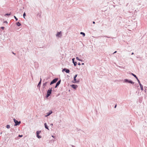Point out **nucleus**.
Segmentation results:
<instances>
[{
    "mask_svg": "<svg viewBox=\"0 0 147 147\" xmlns=\"http://www.w3.org/2000/svg\"><path fill=\"white\" fill-rule=\"evenodd\" d=\"M52 88H50L47 91L46 97L48 98L51 95L52 93Z\"/></svg>",
    "mask_w": 147,
    "mask_h": 147,
    "instance_id": "obj_1",
    "label": "nucleus"
},
{
    "mask_svg": "<svg viewBox=\"0 0 147 147\" xmlns=\"http://www.w3.org/2000/svg\"><path fill=\"white\" fill-rule=\"evenodd\" d=\"M124 82H127L130 83L132 84H134V82H133L131 80H129L127 79L124 80Z\"/></svg>",
    "mask_w": 147,
    "mask_h": 147,
    "instance_id": "obj_2",
    "label": "nucleus"
},
{
    "mask_svg": "<svg viewBox=\"0 0 147 147\" xmlns=\"http://www.w3.org/2000/svg\"><path fill=\"white\" fill-rule=\"evenodd\" d=\"M14 122L15 123V126H16L19 125L21 123L20 121H18L17 120H16L15 118L13 119Z\"/></svg>",
    "mask_w": 147,
    "mask_h": 147,
    "instance_id": "obj_3",
    "label": "nucleus"
},
{
    "mask_svg": "<svg viewBox=\"0 0 147 147\" xmlns=\"http://www.w3.org/2000/svg\"><path fill=\"white\" fill-rule=\"evenodd\" d=\"M58 80V78H55L51 82L50 85H51L55 83H56Z\"/></svg>",
    "mask_w": 147,
    "mask_h": 147,
    "instance_id": "obj_4",
    "label": "nucleus"
},
{
    "mask_svg": "<svg viewBox=\"0 0 147 147\" xmlns=\"http://www.w3.org/2000/svg\"><path fill=\"white\" fill-rule=\"evenodd\" d=\"M56 36L59 37H61L62 36L61 31L57 32V34L56 35Z\"/></svg>",
    "mask_w": 147,
    "mask_h": 147,
    "instance_id": "obj_5",
    "label": "nucleus"
},
{
    "mask_svg": "<svg viewBox=\"0 0 147 147\" xmlns=\"http://www.w3.org/2000/svg\"><path fill=\"white\" fill-rule=\"evenodd\" d=\"M41 132V131H36V137L38 138H40L41 137L39 135V134Z\"/></svg>",
    "mask_w": 147,
    "mask_h": 147,
    "instance_id": "obj_6",
    "label": "nucleus"
},
{
    "mask_svg": "<svg viewBox=\"0 0 147 147\" xmlns=\"http://www.w3.org/2000/svg\"><path fill=\"white\" fill-rule=\"evenodd\" d=\"M71 86L72 88L75 89H76L78 87V86L77 85L75 84H72L71 85Z\"/></svg>",
    "mask_w": 147,
    "mask_h": 147,
    "instance_id": "obj_7",
    "label": "nucleus"
},
{
    "mask_svg": "<svg viewBox=\"0 0 147 147\" xmlns=\"http://www.w3.org/2000/svg\"><path fill=\"white\" fill-rule=\"evenodd\" d=\"M61 82V80L58 81L56 84L55 88H57L60 84Z\"/></svg>",
    "mask_w": 147,
    "mask_h": 147,
    "instance_id": "obj_8",
    "label": "nucleus"
},
{
    "mask_svg": "<svg viewBox=\"0 0 147 147\" xmlns=\"http://www.w3.org/2000/svg\"><path fill=\"white\" fill-rule=\"evenodd\" d=\"M41 81H42V79H41V78H40V80L39 82L38 83V85H37V87L38 88H40V85H41Z\"/></svg>",
    "mask_w": 147,
    "mask_h": 147,
    "instance_id": "obj_9",
    "label": "nucleus"
},
{
    "mask_svg": "<svg viewBox=\"0 0 147 147\" xmlns=\"http://www.w3.org/2000/svg\"><path fill=\"white\" fill-rule=\"evenodd\" d=\"M75 58H73L72 59V61L73 62V63L74 64V66H76L77 64V63L76 62H75L74 61Z\"/></svg>",
    "mask_w": 147,
    "mask_h": 147,
    "instance_id": "obj_10",
    "label": "nucleus"
},
{
    "mask_svg": "<svg viewBox=\"0 0 147 147\" xmlns=\"http://www.w3.org/2000/svg\"><path fill=\"white\" fill-rule=\"evenodd\" d=\"M52 113V112L51 111L49 112H48L47 113V115L45 116L47 117L50 115Z\"/></svg>",
    "mask_w": 147,
    "mask_h": 147,
    "instance_id": "obj_11",
    "label": "nucleus"
},
{
    "mask_svg": "<svg viewBox=\"0 0 147 147\" xmlns=\"http://www.w3.org/2000/svg\"><path fill=\"white\" fill-rule=\"evenodd\" d=\"M44 125H45V128H46V129H48V130H49V129L48 128V127L46 123H44Z\"/></svg>",
    "mask_w": 147,
    "mask_h": 147,
    "instance_id": "obj_12",
    "label": "nucleus"
},
{
    "mask_svg": "<svg viewBox=\"0 0 147 147\" xmlns=\"http://www.w3.org/2000/svg\"><path fill=\"white\" fill-rule=\"evenodd\" d=\"M131 75H132L136 79H138V77H137L136 75L134 74L131 73Z\"/></svg>",
    "mask_w": 147,
    "mask_h": 147,
    "instance_id": "obj_13",
    "label": "nucleus"
},
{
    "mask_svg": "<svg viewBox=\"0 0 147 147\" xmlns=\"http://www.w3.org/2000/svg\"><path fill=\"white\" fill-rule=\"evenodd\" d=\"M48 82H46L45 83L43 84L42 86L43 87V88H44L46 86V84Z\"/></svg>",
    "mask_w": 147,
    "mask_h": 147,
    "instance_id": "obj_14",
    "label": "nucleus"
},
{
    "mask_svg": "<svg viewBox=\"0 0 147 147\" xmlns=\"http://www.w3.org/2000/svg\"><path fill=\"white\" fill-rule=\"evenodd\" d=\"M65 71L67 73H69L70 72V71L69 69L66 68Z\"/></svg>",
    "mask_w": 147,
    "mask_h": 147,
    "instance_id": "obj_15",
    "label": "nucleus"
},
{
    "mask_svg": "<svg viewBox=\"0 0 147 147\" xmlns=\"http://www.w3.org/2000/svg\"><path fill=\"white\" fill-rule=\"evenodd\" d=\"M77 74L76 75H75L74 77V79L75 81H76V78L77 76Z\"/></svg>",
    "mask_w": 147,
    "mask_h": 147,
    "instance_id": "obj_16",
    "label": "nucleus"
},
{
    "mask_svg": "<svg viewBox=\"0 0 147 147\" xmlns=\"http://www.w3.org/2000/svg\"><path fill=\"white\" fill-rule=\"evenodd\" d=\"M16 25L18 26H21V23L19 22H18L16 23Z\"/></svg>",
    "mask_w": 147,
    "mask_h": 147,
    "instance_id": "obj_17",
    "label": "nucleus"
},
{
    "mask_svg": "<svg viewBox=\"0 0 147 147\" xmlns=\"http://www.w3.org/2000/svg\"><path fill=\"white\" fill-rule=\"evenodd\" d=\"M80 34H82L84 36H85V34L84 32H81L80 33Z\"/></svg>",
    "mask_w": 147,
    "mask_h": 147,
    "instance_id": "obj_18",
    "label": "nucleus"
},
{
    "mask_svg": "<svg viewBox=\"0 0 147 147\" xmlns=\"http://www.w3.org/2000/svg\"><path fill=\"white\" fill-rule=\"evenodd\" d=\"M6 127L7 129H9L10 127V126L9 125H7L6 126Z\"/></svg>",
    "mask_w": 147,
    "mask_h": 147,
    "instance_id": "obj_19",
    "label": "nucleus"
},
{
    "mask_svg": "<svg viewBox=\"0 0 147 147\" xmlns=\"http://www.w3.org/2000/svg\"><path fill=\"white\" fill-rule=\"evenodd\" d=\"M76 59H77V60H78L79 61H82V60L80 59L78 57H76Z\"/></svg>",
    "mask_w": 147,
    "mask_h": 147,
    "instance_id": "obj_20",
    "label": "nucleus"
},
{
    "mask_svg": "<svg viewBox=\"0 0 147 147\" xmlns=\"http://www.w3.org/2000/svg\"><path fill=\"white\" fill-rule=\"evenodd\" d=\"M140 86L141 90H143V86L142 85V86Z\"/></svg>",
    "mask_w": 147,
    "mask_h": 147,
    "instance_id": "obj_21",
    "label": "nucleus"
},
{
    "mask_svg": "<svg viewBox=\"0 0 147 147\" xmlns=\"http://www.w3.org/2000/svg\"><path fill=\"white\" fill-rule=\"evenodd\" d=\"M10 15H11V13H6V14H5V16H9Z\"/></svg>",
    "mask_w": 147,
    "mask_h": 147,
    "instance_id": "obj_22",
    "label": "nucleus"
},
{
    "mask_svg": "<svg viewBox=\"0 0 147 147\" xmlns=\"http://www.w3.org/2000/svg\"><path fill=\"white\" fill-rule=\"evenodd\" d=\"M23 17L24 18H25V17L26 16V14L25 13V12H24L23 14Z\"/></svg>",
    "mask_w": 147,
    "mask_h": 147,
    "instance_id": "obj_23",
    "label": "nucleus"
},
{
    "mask_svg": "<svg viewBox=\"0 0 147 147\" xmlns=\"http://www.w3.org/2000/svg\"><path fill=\"white\" fill-rule=\"evenodd\" d=\"M14 17L16 21L18 20V19L16 17V16H14Z\"/></svg>",
    "mask_w": 147,
    "mask_h": 147,
    "instance_id": "obj_24",
    "label": "nucleus"
},
{
    "mask_svg": "<svg viewBox=\"0 0 147 147\" xmlns=\"http://www.w3.org/2000/svg\"><path fill=\"white\" fill-rule=\"evenodd\" d=\"M137 80L138 82V83L139 84H140L141 83L140 80H139L138 78V79H137Z\"/></svg>",
    "mask_w": 147,
    "mask_h": 147,
    "instance_id": "obj_25",
    "label": "nucleus"
},
{
    "mask_svg": "<svg viewBox=\"0 0 147 147\" xmlns=\"http://www.w3.org/2000/svg\"><path fill=\"white\" fill-rule=\"evenodd\" d=\"M79 82V81H76H76H75V82H73V83H78Z\"/></svg>",
    "mask_w": 147,
    "mask_h": 147,
    "instance_id": "obj_26",
    "label": "nucleus"
},
{
    "mask_svg": "<svg viewBox=\"0 0 147 147\" xmlns=\"http://www.w3.org/2000/svg\"><path fill=\"white\" fill-rule=\"evenodd\" d=\"M66 69V68H64L63 69L62 71L63 72L64 71H65Z\"/></svg>",
    "mask_w": 147,
    "mask_h": 147,
    "instance_id": "obj_27",
    "label": "nucleus"
},
{
    "mask_svg": "<svg viewBox=\"0 0 147 147\" xmlns=\"http://www.w3.org/2000/svg\"><path fill=\"white\" fill-rule=\"evenodd\" d=\"M1 28L2 29V30H4V27L2 26Z\"/></svg>",
    "mask_w": 147,
    "mask_h": 147,
    "instance_id": "obj_28",
    "label": "nucleus"
},
{
    "mask_svg": "<svg viewBox=\"0 0 147 147\" xmlns=\"http://www.w3.org/2000/svg\"><path fill=\"white\" fill-rule=\"evenodd\" d=\"M18 136L20 137H22L23 136V135H19Z\"/></svg>",
    "mask_w": 147,
    "mask_h": 147,
    "instance_id": "obj_29",
    "label": "nucleus"
},
{
    "mask_svg": "<svg viewBox=\"0 0 147 147\" xmlns=\"http://www.w3.org/2000/svg\"><path fill=\"white\" fill-rule=\"evenodd\" d=\"M4 23H6L7 24V22L6 21H4Z\"/></svg>",
    "mask_w": 147,
    "mask_h": 147,
    "instance_id": "obj_30",
    "label": "nucleus"
},
{
    "mask_svg": "<svg viewBox=\"0 0 147 147\" xmlns=\"http://www.w3.org/2000/svg\"><path fill=\"white\" fill-rule=\"evenodd\" d=\"M117 104H116L115 105V107H114L115 108H116V107H117Z\"/></svg>",
    "mask_w": 147,
    "mask_h": 147,
    "instance_id": "obj_31",
    "label": "nucleus"
},
{
    "mask_svg": "<svg viewBox=\"0 0 147 147\" xmlns=\"http://www.w3.org/2000/svg\"><path fill=\"white\" fill-rule=\"evenodd\" d=\"M117 51H115V52L113 53V54H115V53H117Z\"/></svg>",
    "mask_w": 147,
    "mask_h": 147,
    "instance_id": "obj_32",
    "label": "nucleus"
},
{
    "mask_svg": "<svg viewBox=\"0 0 147 147\" xmlns=\"http://www.w3.org/2000/svg\"><path fill=\"white\" fill-rule=\"evenodd\" d=\"M78 65H80L81 64L79 62L78 63Z\"/></svg>",
    "mask_w": 147,
    "mask_h": 147,
    "instance_id": "obj_33",
    "label": "nucleus"
},
{
    "mask_svg": "<svg viewBox=\"0 0 147 147\" xmlns=\"http://www.w3.org/2000/svg\"><path fill=\"white\" fill-rule=\"evenodd\" d=\"M139 84L140 86H142V84L141 83H140Z\"/></svg>",
    "mask_w": 147,
    "mask_h": 147,
    "instance_id": "obj_34",
    "label": "nucleus"
},
{
    "mask_svg": "<svg viewBox=\"0 0 147 147\" xmlns=\"http://www.w3.org/2000/svg\"><path fill=\"white\" fill-rule=\"evenodd\" d=\"M144 88L146 89V88H147V87L146 86H144Z\"/></svg>",
    "mask_w": 147,
    "mask_h": 147,
    "instance_id": "obj_35",
    "label": "nucleus"
},
{
    "mask_svg": "<svg viewBox=\"0 0 147 147\" xmlns=\"http://www.w3.org/2000/svg\"><path fill=\"white\" fill-rule=\"evenodd\" d=\"M93 24H95V22L93 21Z\"/></svg>",
    "mask_w": 147,
    "mask_h": 147,
    "instance_id": "obj_36",
    "label": "nucleus"
},
{
    "mask_svg": "<svg viewBox=\"0 0 147 147\" xmlns=\"http://www.w3.org/2000/svg\"><path fill=\"white\" fill-rule=\"evenodd\" d=\"M134 54V53L133 52L131 54V55H133Z\"/></svg>",
    "mask_w": 147,
    "mask_h": 147,
    "instance_id": "obj_37",
    "label": "nucleus"
},
{
    "mask_svg": "<svg viewBox=\"0 0 147 147\" xmlns=\"http://www.w3.org/2000/svg\"><path fill=\"white\" fill-rule=\"evenodd\" d=\"M105 37H107V38H110V37H107V36H104Z\"/></svg>",
    "mask_w": 147,
    "mask_h": 147,
    "instance_id": "obj_38",
    "label": "nucleus"
},
{
    "mask_svg": "<svg viewBox=\"0 0 147 147\" xmlns=\"http://www.w3.org/2000/svg\"><path fill=\"white\" fill-rule=\"evenodd\" d=\"M51 125V126H53V124H51V125Z\"/></svg>",
    "mask_w": 147,
    "mask_h": 147,
    "instance_id": "obj_39",
    "label": "nucleus"
},
{
    "mask_svg": "<svg viewBox=\"0 0 147 147\" xmlns=\"http://www.w3.org/2000/svg\"><path fill=\"white\" fill-rule=\"evenodd\" d=\"M71 146H72V147H74V145H71Z\"/></svg>",
    "mask_w": 147,
    "mask_h": 147,
    "instance_id": "obj_40",
    "label": "nucleus"
},
{
    "mask_svg": "<svg viewBox=\"0 0 147 147\" xmlns=\"http://www.w3.org/2000/svg\"><path fill=\"white\" fill-rule=\"evenodd\" d=\"M82 65H84V63H82Z\"/></svg>",
    "mask_w": 147,
    "mask_h": 147,
    "instance_id": "obj_41",
    "label": "nucleus"
},
{
    "mask_svg": "<svg viewBox=\"0 0 147 147\" xmlns=\"http://www.w3.org/2000/svg\"><path fill=\"white\" fill-rule=\"evenodd\" d=\"M52 137H53V138H54V136H52Z\"/></svg>",
    "mask_w": 147,
    "mask_h": 147,
    "instance_id": "obj_42",
    "label": "nucleus"
},
{
    "mask_svg": "<svg viewBox=\"0 0 147 147\" xmlns=\"http://www.w3.org/2000/svg\"><path fill=\"white\" fill-rule=\"evenodd\" d=\"M13 54H15H15L13 52Z\"/></svg>",
    "mask_w": 147,
    "mask_h": 147,
    "instance_id": "obj_43",
    "label": "nucleus"
}]
</instances>
